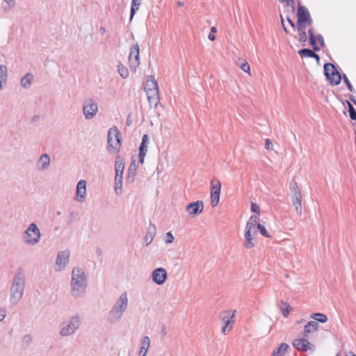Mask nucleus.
I'll return each instance as SVG.
<instances>
[{
	"instance_id": "obj_1",
	"label": "nucleus",
	"mask_w": 356,
	"mask_h": 356,
	"mask_svg": "<svg viewBox=\"0 0 356 356\" xmlns=\"http://www.w3.org/2000/svg\"><path fill=\"white\" fill-rule=\"evenodd\" d=\"M88 283L85 271L75 267L72 269L70 280V293L73 298H82L86 292Z\"/></svg>"
},
{
	"instance_id": "obj_2",
	"label": "nucleus",
	"mask_w": 356,
	"mask_h": 356,
	"mask_svg": "<svg viewBox=\"0 0 356 356\" xmlns=\"http://www.w3.org/2000/svg\"><path fill=\"white\" fill-rule=\"evenodd\" d=\"M129 306V296L127 291L121 293L106 315V321L109 324L118 323L122 318Z\"/></svg>"
},
{
	"instance_id": "obj_3",
	"label": "nucleus",
	"mask_w": 356,
	"mask_h": 356,
	"mask_svg": "<svg viewBox=\"0 0 356 356\" xmlns=\"http://www.w3.org/2000/svg\"><path fill=\"white\" fill-rule=\"evenodd\" d=\"M25 273L18 270L14 275L9 289L10 301L12 305H17L22 300L25 289Z\"/></svg>"
},
{
	"instance_id": "obj_4",
	"label": "nucleus",
	"mask_w": 356,
	"mask_h": 356,
	"mask_svg": "<svg viewBox=\"0 0 356 356\" xmlns=\"http://www.w3.org/2000/svg\"><path fill=\"white\" fill-rule=\"evenodd\" d=\"M81 324V316L78 314H74L59 325L58 335L61 337H71L80 329Z\"/></svg>"
},
{
	"instance_id": "obj_5",
	"label": "nucleus",
	"mask_w": 356,
	"mask_h": 356,
	"mask_svg": "<svg viewBox=\"0 0 356 356\" xmlns=\"http://www.w3.org/2000/svg\"><path fill=\"white\" fill-rule=\"evenodd\" d=\"M41 237L42 234L38 225L35 222H31L24 230L22 241L27 246H35L40 243Z\"/></svg>"
},
{
	"instance_id": "obj_6",
	"label": "nucleus",
	"mask_w": 356,
	"mask_h": 356,
	"mask_svg": "<svg viewBox=\"0 0 356 356\" xmlns=\"http://www.w3.org/2000/svg\"><path fill=\"white\" fill-rule=\"evenodd\" d=\"M256 223H257L256 216H250L246 223L244 234V247L247 249H251L256 245V236L257 234Z\"/></svg>"
},
{
	"instance_id": "obj_7",
	"label": "nucleus",
	"mask_w": 356,
	"mask_h": 356,
	"mask_svg": "<svg viewBox=\"0 0 356 356\" xmlns=\"http://www.w3.org/2000/svg\"><path fill=\"white\" fill-rule=\"evenodd\" d=\"M108 151L111 154H118L121 148V135L116 127L109 129L107 136Z\"/></svg>"
},
{
	"instance_id": "obj_8",
	"label": "nucleus",
	"mask_w": 356,
	"mask_h": 356,
	"mask_svg": "<svg viewBox=\"0 0 356 356\" xmlns=\"http://www.w3.org/2000/svg\"><path fill=\"white\" fill-rule=\"evenodd\" d=\"M70 250L65 249L57 252L55 258L53 269L56 273L64 271L68 266L70 259Z\"/></svg>"
},
{
	"instance_id": "obj_9",
	"label": "nucleus",
	"mask_w": 356,
	"mask_h": 356,
	"mask_svg": "<svg viewBox=\"0 0 356 356\" xmlns=\"http://www.w3.org/2000/svg\"><path fill=\"white\" fill-rule=\"evenodd\" d=\"M323 70L324 74L330 85L338 86L341 83L342 76L333 64L325 63L323 66Z\"/></svg>"
},
{
	"instance_id": "obj_10",
	"label": "nucleus",
	"mask_w": 356,
	"mask_h": 356,
	"mask_svg": "<svg viewBox=\"0 0 356 356\" xmlns=\"http://www.w3.org/2000/svg\"><path fill=\"white\" fill-rule=\"evenodd\" d=\"M99 111L97 103L93 99H86L83 104V115L87 120H92Z\"/></svg>"
},
{
	"instance_id": "obj_11",
	"label": "nucleus",
	"mask_w": 356,
	"mask_h": 356,
	"mask_svg": "<svg viewBox=\"0 0 356 356\" xmlns=\"http://www.w3.org/2000/svg\"><path fill=\"white\" fill-rule=\"evenodd\" d=\"M221 182L218 179H213L210 183V199L211 207H216L220 201Z\"/></svg>"
},
{
	"instance_id": "obj_12",
	"label": "nucleus",
	"mask_w": 356,
	"mask_h": 356,
	"mask_svg": "<svg viewBox=\"0 0 356 356\" xmlns=\"http://www.w3.org/2000/svg\"><path fill=\"white\" fill-rule=\"evenodd\" d=\"M129 64L131 70L136 72L140 65V49L139 46H132L129 50Z\"/></svg>"
},
{
	"instance_id": "obj_13",
	"label": "nucleus",
	"mask_w": 356,
	"mask_h": 356,
	"mask_svg": "<svg viewBox=\"0 0 356 356\" xmlns=\"http://www.w3.org/2000/svg\"><path fill=\"white\" fill-rule=\"evenodd\" d=\"M153 282L159 286L164 284L168 278L166 269L162 267L155 268L151 274Z\"/></svg>"
},
{
	"instance_id": "obj_14",
	"label": "nucleus",
	"mask_w": 356,
	"mask_h": 356,
	"mask_svg": "<svg viewBox=\"0 0 356 356\" xmlns=\"http://www.w3.org/2000/svg\"><path fill=\"white\" fill-rule=\"evenodd\" d=\"M86 181L81 179L78 181L76 187L75 201L78 203H83L86 198Z\"/></svg>"
},
{
	"instance_id": "obj_15",
	"label": "nucleus",
	"mask_w": 356,
	"mask_h": 356,
	"mask_svg": "<svg viewBox=\"0 0 356 356\" xmlns=\"http://www.w3.org/2000/svg\"><path fill=\"white\" fill-rule=\"evenodd\" d=\"M51 165V156L44 153L40 155L35 163V168L38 172H44L49 170Z\"/></svg>"
},
{
	"instance_id": "obj_16",
	"label": "nucleus",
	"mask_w": 356,
	"mask_h": 356,
	"mask_svg": "<svg viewBox=\"0 0 356 356\" xmlns=\"http://www.w3.org/2000/svg\"><path fill=\"white\" fill-rule=\"evenodd\" d=\"M298 29L301 31L305 23L310 24L311 19L308 10L303 6H299L298 9Z\"/></svg>"
},
{
	"instance_id": "obj_17",
	"label": "nucleus",
	"mask_w": 356,
	"mask_h": 356,
	"mask_svg": "<svg viewBox=\"0 0 356 356\" xmlns=\"http://www.w3.org/2000/svg\"><path fill=\"white\" fill-rule=\"evenodd\" d=\"M293 346L298 350L305 352L308 350H313L314 349V345H312L307 339L305 338L296 339L293 341Z\"/></svg>"
},
{
	"instance_id": "obj_18",
	"label": "nucleus",
	"mask_w": 356,
	"mask_h": 356,
	"mask_svg": "<svg viewBox=\"0 0 356 356\" xmlns=\"http://www.w3.org/2000/svg\"><path fill=\"white\" fill-rule=\"evenodd\" d=\"M204 209V203L202 201H196L188 204L186 207V211L191 216L200 215Z\"/></svg>"
},
{
	"instance_id": "obj_19",
	"label": "nucleus",
	"mask_w": 356,
	"mask_h": 356,
	"mask_svg": "<svg viewBox=\"0 0 356 356\" xmlns=\"http://www.w3.org/2000/svg\"><path fill=\"white\" fill-rule=\"evenodd\" d=\"M149 143V136L147 134L143 135L142 142L139 149V161L140 163H144L145 155L147 152V147Z\"/></svg>"
},
{
	"instance_id": "obj_20",
	"label": "nucleus",
	"mask_w": 356,
	"mask_h": 356,
	"mask_svg": "<svg viewBox=\"0 0 356 356\" xmlns=\"http://www.w3.org/2000/svg\"><path fill=\"white\" fill-rule=\"evenodd\" d=\"M235 313H236L235 310L234 311L228 310V311H225L222 314L221 318L225 324L224 326L222 327V332L223 333L226 332V330H227L229 325L233 322V318H234Z\"/></svg>"
},
{
	"instance_id": "obj_21",
	"label": "nucleus",
	"mask_w": 356,
	"mask_h": 356,
	"mask_svg": "<svg viewBox=\"0 0 356 356\" xmlns=\"http://www.w3.org/2000/svg\"><path fill=\"white\" fill-rule=\"evenodd\" d=\"M291 201L295 208L296 212L298 216L302 215V193L292 194Z\"/></svg>"
},
{
	"instance_id": "obj_22",
	"label": "nucleus",
	"mask_w": 356,
	"mask_h": 356,
	"mask_svg": "<svg viewBox=\"0 0 356 356\" xmlns=\"http://www.w3.org/2000/svg\"><path fill=\"white\" fill-rule=\"evenodd\" d=\"M34 81V76L31 73H26L20 81V86L24 89L31 88Z\"/></svg>"
},
{
	"instance_id": "obj_23",
	"label": "nucleus",
	"mask_w": 356,
	"mask_h": 356,
	"mask_svg": "<svg viewBox=\"0 0 356 356\" xmlns=\"http://www.w3.org/2000/svg\"><path fill=\"white\" fill-rule=\"evenodd\" d=\"M146 95L150 104L157 105L159 100V90H147Z\"/></svg>"
},
{
	"instance_id": "obj_24",
	"label": "nucleus",
	"mask_w": 356,
	"mask_h": 356,
	"mask_svg": "<svg viewBox=\"0 0 356 356\" xmlns=\"http://www.w3.org/2000/svg\"><path fill=\"white\" fill-rule=\"evenodd\" d=\"M150 346V339L145 336L141 340V346L138 353L139 356H146Z\"/></svg>"
},
{
	"instance_id": "obj_25",
	"label": "nucleus",
	"mask_w": 356,
	"mask_h": 356,
	"mask_svg": "<svg viewBox=\"0 0 356 356\" xmlns=\"http://www.w3.org/2000/svg\"><path fill=\"white\" fill-rule=\"evenodd\" d=\"M17 0H2L1 8L4 13L10 12L15 8Z\"/></svg>"
},
{
	"instance_id": "obj_26",
	"label": "nucleus",
	"mask_w": 356,
	"mask_h": 356,
	"mask_svg": "<svg viewBox=\"0 0 356 356\" xmlns=\"http://www.w3.org/2000/svg\"><path fill=\"white\" fill-rule=\"evenodd\" d=\"M289 348L290 347L287 343H282L279 347L273 351L271 356H284Z\"/></svg>"
},
{
	"instance_id": "obj_27",
	"label": "nucleus",
	"mask_w": 356,
	"mask_h": 356,
	"mask_svg": "<svg viewBox=\"0 0 356 356\" xmlns=\"http://www.w3.org/2000/svg\"><path fill=\"white\" fill-rule=\"evenodd\" d=\"M298 54L302 58H314L317 63L319 64L320 58L314 51L309 49H303L300 50Z\"/></svg>"
},
{
	"instance_id": "obj_28",
	"label": "nucleus",
	"mask_w": 356,
	"mask_h": 356,
	"mask_svg": "<svg viewBox=\"0 0 356 356\" xmlns=\"http://www.w3.org/2000/svg\"><path fill=\"white\" fill-rule=\"evenodd\" d=\"M318 328V325L316 321L308 322L303 328V334L307 336L308 334L316 332Z\"/></svg>"
},
{
	"instance_id": "obj_29",
	"label": "nucleus",
	"mask_w": 356,
	"mask_h": 356,
	"mask_svg": "<svg viewBox=\"0 0 356 356\" xmlns=\"http://www.w3.org/2000/svg\"><path fill=\"white\" fill-rule=\"evenodd\" d=\"M8 78V69L5 65L0 64V90L3 85L6 83Z\"/></svg>"
},
{
	"instance_id": "obj_30",
	"label": "nucleus",
	"mask_w": 356,
	"mask_h": 356,
	"mask_svg": "<svg viewBox=\"0 0 356 356\" xmlns=\"http://www.w3.org/2000/svg\"><path fill=\"white\" fill-rule=\"evenodd\" d=\"M236 65L239 67L244 72L248 73L249 75H251L250 72V67L248 63L246 60L243 58H238L236 60Z\"/></svg>"
},
{
	"instance_id": "obj_31",
	"label": "nucleus",
	"mask_w": 356,
	"mask_h": 356,
	"mask_svg": "<svg viewBox=\"0 0 356 356\" xmlns=\"http://www.w3.org/2000/svg\"><path fill=\"white\" fill-rule=\"evenodd\" d=\"M257 217V222L256 228L259 231L261 234L266 238H270L271 234L265 227V226L259 222V217L258 216H255Z\"/></svg>"
},
{
	"instance_id": "obj_32",
	"label": "nucleus",
	"mask_w": 356,
	"mask_h": 356,
	"mask_svg": "<svg viewBox=\"0 0 356 356\" xmlns=\"http://www.w3.org/2000/svg\"><path fill=\"white\" fill-rule=\"evenodd\" d=\"M310 44H324V40L321 35H314L312 30H309Z\"/></svg>"
},
{
	"instance_id": "obj_33",
	"label": "nucleus",
	"mask_w": 356,
	"mask_h": 356,
	"mask_svg": "<svg viewBox=\"0 0 356 356\" xmlns=\"http://www.w3.org/2000/svg\"><path fill=\"white\" fill-rule=\"evenodd\" d=\"M145 91L151 90H159L157 83L154 77L150 76L148 78L145 83Z\"/></svg>"
},
{
	"instance_id": "obj_34",
	"label": "nucleus",
	"mask_w": 356,
	"mask_h": 356,
	"mask_svg": "<svg viewBox=\"0 0 356 356\" xmlns=\"http://www.w3.org/2000/svg\"><path fill=\"white\" fill-rule=\"evenodd\" d=\"M155 236V227H149L148 228L147 232L145 236V242L146 243V245H149Z\"/></svg>"
},
{
	"instance_id": "obj_35",
	"label": "nucleus",
	"mask_w": 356,
	"mask_h": 356,
	"mask_svg": "<svg viewBox=\"0 0 356 356\" xmlns=\"http://www.w3.org/2000/svg\"><path fill=\"white\" fill-rule=\"evenodd\" d=\"M138 168V165L136 163L135 161H131V163L129 165V169H128V179H131L132 181L134 179V176L136 175V170Z\"/></svg>"
},
{
	"instance_id": "obj_36",
	"label": "nucleus",
	"mask_w": 356,
	"mask_h": 356,
	"mask_svg": "<svg viewBox=\"0 0 356 356\" xmlns=\"http://www.w3.org/2000/svg\"><path fill=\"white\" fill-rule=\"evenodd\" d=\"M122 179L123 177H115L114 190L116 195H119L122 191Z\"/></svg>"
},
{
	"instance_id": "obj_37",
	"label": "nucleus",
	"mask_w": 356,
	"mask_h": 356,
	"mask_svg": "<svg viewBox=\"0 0 356 356\" xmlns=\"http://www.w3.org/2000/svg\"><path fill=\"white\" fill-rule=\"evenodd\" d=\"M117 68H118V72L120 74V76L125 79H127L129 76V72L128 70V69L122 64V63H119L117 66Z\"/></svg>"
},
{
	"instance_id": "obj_38",
	"label": "nucleus",
	"mask_w": 356,
	"mask_h": 356,
	"mask_svg": "<svg viewBox=\"0 0 356 356\" xmlns=\"http://www.w3.org/2000/svg\"><path fill=\"white\" fill-rule=\"evenodd\" d=\"M311 318L314 320V321H318L322 323L327 321V317L322 313H314L311 315Z\"/></svg>"
},
{
	"instance_id": "obj_39",
	"label": "nucleus",
	"mask_w": 356,
	"mask_h": 356,
	"mask_svg": "<svg viewBox=\"0 0 356 356\" xmlns=\"http://www.w3.org/2000/svg\"><path fill=\"white\" fill-rule=\"evenodd\" d=\"M124 162L122 157L117 156L115 162V170H121L124 171Z\"/></svg>"
},
{
	"instance_id": "obj_40",
	"label": "nucleus",
	"mask_w": 356,
	"mask_h": 356,
	"mask_svg": "<svg viewBox=\"0 0 356 356\" xmlns=\"http://www.w3.org/2000/svg\"><path fill=\"white\" fill-rule=\"evenodd\" d=\"M140 0H132L131 8V19L134 17L136 12L139 9Z\"/></svg>"
},
{
	"instance_id": "obj_41",
	"label": "nucleus",
	"mask_w": 356,
	"mask_h": 356,
	"mask_svg": "<svg viewBox=\"0 0 356 356\" xmlns=\"http://www.w3.org/2000/svg\"><path fill=\"white\" fill-rule=\"evenodd\" d=\"M290 191L291 194L301 193L300 189L296 182H292L290 184Z\"/></svg>"
},
{
	"instance_id": "obj_42",
	"label": "nucleus",
	"mask_w": 356,
	"mask_h": 356,
	"mask_svg": "<svg viewBox=\"0 0 356 356\" xmlns=\"http://www.w3.org/2000/svg\"><path fill=\"white\" fill-rule=\"evenodd\" d=\"M175 240V237L171 232H168L163 236V241L166 244L172 243Z\"/></svg>"
},
{
	"instance_id": "obj_43",
	"label": "nucleus",
	"mask_w": 356,
	"mask_h": 356,
	"mask_svg": "<svg viewBox=\"0 0 356 356\" xmlns=\"http://www.w3.org/2000/svg\"><path fill=\"white\" fill-rule=\"evenodd\" d=\"M251 211H252V212H254L256 213L254 216H258L259 217L260 208L258 204H257L256 203L252 202L251 203Z\"/></svg>"
},
{
	"instance_id": "obj_44",
	"label": "nucleus",
	"mask_w": 356,
	"mask_h": 356,
	"mask_svg": "<svg viewBox=\"0 0 356 356\" xmlns=\"http://www.w3.org/2000/svg\"><path fill=\"white\" fill-rule=\"evenodd\" d=\"M342 79H343V80L344 83H346V85L347 86V87H348V90H349L350 92H354V91H355V90H354V88H353V87L352 84L350 83V82L349 79H348V77L346 76V74H343V75L342 76Z\"/></svg>"
},
{
	"instance_id": "obj_45",
	"label": "nucleus",
	"mask_w": 356,
	"mask_h": 356,
	"mask_svg": "<svg viewBox=\"0 0 356 356\" xmlns=\"http://www.w3.org/2000/svg\"><path fill=\"white\" fill-rule=\"evenodd\" d=\"M282 3H286V6H289V9L294 11V0H279Z\"/></svg>"
},
{
	"instance_id": "obj_46",
	"label": "nucleus",
	"mask_w": 356,
	"mask_h": 356,
	"mask_svg": "<svg viewBox=\"0 0 356 356\" xmlns=\"http://www.w3.org/2000/svg\"><path fill=\"white\" fill-rule=\"evenodd\" d=\"M284 305H285V308H281V311H282L283 315L285 317H287L289 314V312H290L291 308L289 304L284 303Z\"/></svg>"
},
{
	"instance_id": "obj_47",
	"label": "nucleus",
	"mask_w": 356,
	"mask_h": 356,
	"mask_svg": "<svg viewBox=\"0 0 356 356\" xmlns=\"http://www.w3.org/2000/svg\"><path fill=\"white\" fill-rule=\"evenodd\" d=\"M349 113H350V118L352 120H356V111L353 106L349 104Z\"/></svg>"
},
{
	"instance_id": "obj_48",
	"label": "nucleus",
	"mask_w": 356,
	"mask_h": 356,
	"mask_svg": "<svg viewBox=\"0 0 356 356\" xmlns=\"http://www.w3.org/2000/svg\"><path fill=\"white\" fill-rule=\"evenodd\" d=\"M7 315V311L5 308H0V322H2Z\"/></svg>"
},
{
	"instance_id": "obj_49",
	"label": "nucleus",
	"mask_w": 356,
	"mask_h": 356,
	"mask_svg": "<svg viewBox=\"0 0 356 356\" xmlns=\"http://www.w3.org/2000/svg\"><path fill=\"white\" fill-rule=\"evenodd\" d=\"M216 32V29L215 27H211V33L209 34L208 38L211 41L214 40L215 39V33Z\"/></svg>"
},
{
	"instance_id": "obj_50",
	"label": "nucleus",
	"mask_w": 356,
	"mask_h": 356,
	"mask_svg": "<svg viewBox=\"0 0 356 356\" xmlns=\"http://www.w3.org/2000/svg\"><path fill=\"white\" fill-rule=\"evenodd\" d=\"M265 147L268 150H273V145L272 142L269 139H266L265 141Z\"/></svg>"
},
{
	"instance_id": "obj_51",
	"label": "nucleus",
	"mask_w": 356,
	"mask_h": 356,
	"mask_svg": "<svg viewBox=\"0 0 356 356\" xmlns=\"http://www.w3.org/2000/svg\"><path fill=\"white\" fill-rule=\"evenodd\" d=\"M299 32L301 41L305 42L306 40V33L303 31V26H302L301 31L299 30Z\"/></svg>"
},
{
	"instance_id": "obj_52",
	"label": "nucleus",
	"mask_w": 356,
	"mask_h": 356,
	"mask_svg": "<svg viewBox=\"0 0 356 356\" xmlns=\"http://www.w3.org/2000/svg\"><path fill=\"white\" fill-rule=\"evenodd\" d=\"M123 172L121 170H115V177H123Z\"/></svg>"
},
{
	"instance_id": "obj_53",
	"label": "nucleus",
	"mask_w": 356,
	"mask_h": 356,
	"mask_svg": "<svg viewBox=\"0 0 356 356\" xmlns=\"http://www.w3.org/2000/svg\"><path fill=\"white\" fill-rule=\"evenodd\" d=\"M177 5L179 6V7H182L184 6V3L182 1H177Z\"/></svg>"
},
{
	"instance_id": "obj_54",
	"label": "nucleus",
	"mask_w": 356,
	"mask_h": 356,
	"mask_svg": "<svg viewBox=\"0 0 356 356\" xmlns=\"http://www.w3.org/2000/svg\"><path fill=\"white\" fill-rule=\"evenodd\" d=\"M287 20L288 22L290 23V24L291 25V26L293 28L294 27V24L292 22V21L291 20V19L289 17H287Z\"/></svg>"
},
{
	"instance_id": "obj_55",
	"label": "nucleus",
	"mask_w": 356,
	"mask_h": 356,
	"mask_svg": "<svg viewBox=\"0 0 356 356\" xmlns=\"http://www.w3.org/2000/svg\"><path fill=\"white\" fill-rule=\"evenodd\" d=\"M346 356H356L354 353L349 352Z\"/></svg>"
},
{
	"instance_id": "obj_56",
	"label": "nucleus",
	"mask_w": 356,
	"mask_h": 356,
	"mask_svg": "<svg viewBox=\"0 0 356 356\" xmlns=\"http://www.w3.org/2000/svg\"><path fill=\"white\" fill-rule=\"evenodd\" d=\"M314 51H318L319 47L318 46H314Z\"/></svg>"
},
{
	"instance_id": "obj_57",
	"label": "nucleus",
	"mask_w": 356,
	"mask_h": 356,
	"mask_svg": "<svg viewBox=\"0 0 356 356\" xmlns=\"http://www.w3.org/2000/svg\"><path fill=\"white\" fill-rule=\"evenodd\" d=\"M282 25H283L284 29L285 31H286V27H285V26H284V23H283V20H282Z\"/></svg>"
},
{
	"instance_id": "obj_58",
	"label": "nucleus",
	"mask_w": 356,
	"mask_h": 356,
	"mask_svg": "<svg viewBox=\"0 0 356 356\" xmlns=\"http://www.w3.org/2000/svg\"><path fill=\"white\" fill-rule=\"evenodd\" d=\"M3 58V55H0V61H2Z\"/></svg>"
}]
</instances>
